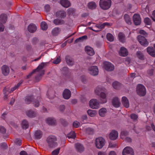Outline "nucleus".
I'll list each match as a JSON object with an SVG mask.
<instances>
[{
    "instance_id": "412c9836",
    "label": "nucleus",
    "mask_w": 155,
    "mask_h": 155,
    "mask_svg": "<svg viewBox=\"0 0 155 155\" xmlns=\"http://www.w3.org/2000/svg\"><path fill=\"white\" fill-rule=\"evenodd\" d=\"M26 114L28 117L33 118L36 117L37 115L36 112L31 110H28L26 112Z\"/></svg>"
},
{
    "instance_id": "0e129e2a",
    "label": "nucleus",
    "mask_w": 155,
    "mask_h": 155,
    "mask_svg": "<svg viewBox=\"0 0 155 155\" xmlns=\"http://www.w3.org/2000/svg\"><path fill=\"white\" fill-rule=\"evenodd\" d=\"M45 11L46 12H48L49 11L50 9V7L49 5H45Z\"/></svg>"
},
{
    "instance_id": "b1692460",
    "label": "nucleus",
    "mask_w": 155,
    "mask_h": 155,
    "mask_svg": "<svg viewBox=\"0 0 155 155\" xmlns=\"http://www.w3.org/2000/svg\"><path fill=\"white\" fill-rule=\"evenodd\" d=\"M147 51L151 56L155 57V51L152 47H149L147 48Z\"/></svg>"
},
{
    "instance_id": "4468645a",
    "label": "nucleus",
    "mask_w": 155,
    "mask_h": 155,
    "mask_svg": "<svg viewBox=\"0 0 155 155\" xmlns=\"http://www.w3.org/2000/svg\"><path fill=\"white\" fill-rule=\"evenodd\" d=\"M63 96L64 99H69L71 96V91L68 89H65L63 93Z\"/></svg>"
},
{
    "instance_id": "58836bf2",
    "label": "nucleus",
    "mask_w": 155,
    "mask_h": 155,
    "mask_svg": "<svg viewBox=\"0 0 155 155\" xmlns=\"http://www.w3.org/2000/svg\"><path fill=\"white\" fill-rule=\"evenodd\" d=\"M67 137L69 139H75L76 137V135L74 131H72L68 134Z\"/></svg>"
},
{
    "instance_id": "ddd939ff",
    "label": "nucleus",
    "mask_w": 155,
    "mask_h": 155,
    "mask_svg": "<svg viewBox=\"0 0 155 155\" xmlns=\"http://www.w3.org/2000/svg\"><path fill=\"white\" fill-rule=\"evenodd\" d=\"M133 21L135 25H140L141 19L140 15L137 14H134L133 16Z\"/></svg>"
},
{
    "instance_id": "f257e3e1",
    "label": "nucleus",
    "mask_w": 155,
    "mask_h": 155,
    "mask_svg": "<svg viewBox=\"0 0 155 155\" xmlns=\"http://www.w3.org/2000/svg\"><path fill=\"white\" fill-rule=\"evenodd\" d=\"M95 93L101 97L100 103L101 104L106 103L107 101L106 98L107 92V90L101 87H97L95 91Z\"/></svg>"
},
{
    "instance_id": "bf43d9fd",
    "label": "nucleus",
    "mask_w": 155,
    "mask_h": 155,
    "mask_svg": "<svg viewBox=\"0 0 155 155\" xmlns=\"http://www.w3.org/2000/svg\"><path fill=\"white\" fill-rule=\"evenodd\" d=\"M15 144L18 146H20L21 144V140L20 139H16L15 141Z\"/></svg>"
},
{
    "instance_id": "1a4fd4ad",
    "label": "nucleus",
    "mask_w": 155,
    "mask_h": 155,
    "mask_svg": "<svg viewBox=\"0 0 155 155\" xmlns=\"http://www.w3.org/2000/svg\"><path fill=\"white\" fill-rule=\"evenodd\" d=\"M137 38L138 41L141 45L147 47L148 45V42L144 37L139 35L137 37Z\"/></svg>"
},
{
    "instance_id": "6e6d98bb",
    "label": "nucleus",
    "mask_w": 155,
    "mask_h": 155,
    "mask_svg": "<svg viewBox=\"0 0 155 155\" xmlns=\"http://www.w3.org/2000/svg\"><path fill=\"white\" fill-rule=\"evenodd\" d=\"M73 125L74 127L75 128H78L80 126V124L78 122L75 121L74 122Z\"/></svg>"
},
{
    "instance_id": "49530a36",
    "label": "nucleus",
    "mask_w": 155,
    "mask_h": 155,
    "mask_svg": "<svg viewBox=\"0 0 155 155\" xmlns=\"http://www.w3.org/2000/svg\"><path fill=\"white\" fill-rule=\"evenodd\" d=\"M121 84L119 82L117 81H114L112 84V86L113 87L116 89H119L120 86Z\"/></svg>"
},
{
    "instance_id": "e433bc0d",
    "label": "nucleus",
    "mask_w": 155,
    "mask_h": 155,
    "mask_svg": "<svg viewBox=\"0 0 155 155\" xmlns=\"http://www.w3.org/2000/svg\"><path fill=\"white\" fill-rule=\"evenodd\" d=\"M124 18L125 21L128 24L130 25L131 24V19L128 15L125 14L124 15Z\"/></svg>"
},
{
    "instance_id": "79ce46f5",
    "label": "nucleus",
    "mask_w": 155,
    "mask_h": 155,
    "mask_svg": "<svg viewBox=\"0 0 155 155\" xmlns=\"http://www.w3.org/2000/svg\"><path fill=\"white\" fill-rule=\"evenodd\" d=\"M137 58L141 60L144 59V56L143 54L140 51H138L137 52Z\"/></svg>"
},
{
    "instance_id": "4d7b16f0",
    "label": "nucleus",
    "mask_w": 155,
    "mask_h": 155,
    "mask_svg": "<svg viewBox=\"0 0 155 155\" xmlns=\"http://www.w3.org/2000/svg\"><path fill=\"white\" fill-rule=\"evenodd\" d=\"M58 109L60 112H62L65 110V106L63 105H60L58 107Z\"/></svg>"
},
{
    "instance_id": "f704fd0d",
    "label": "nucleus",
    "mask_w": 155,
    "mask_h": 155,
    "mask_svg": "<svg viewBox=\"0 0 155 155\" xmlns=\"http://www.w3.org/2000/svg\"><path fill=\"white\" fill-rule=\"evenodd\" d=\"M53 23L56 25H59L64 24V22L62 20L57 18L54 20Z\"/></svg>"
},
{
    "instance_id": "37998d69",
    "label": "nucleus",
    "mask_w": 155,
    "mask_h": 155,
    "mask_svg": "<svg viewBox=\"0 0 155 155\" xmlns=\"http://www.w3.org/2000/svg\"><path fill=\"white\" fill-rule=\"evenodd\" d=\"M128 132L126 130H123L121 132L120 137L122 139H124L126 136L128 135Z\"/></svg>"
},
{
    "instance_id": "e2e57ef3",
    "label": "nucleus",
    "mask_w": 155,
    "mask_h": 155,
    "mask_svg": "<svg viewBox=\"0 0 155 155\" xmlns=\"http://www.w3.org/2000/svg\"><path fill=\"white\" fill-rule=\"evenodd\" d=\"M1 146L2 148L3 149H6L7 147V145L5 143H2L1 144Z\"/></svg>"
},
{
    "instance_id": "393cba45",
    "label": "nucleus",
    "mask_w": 155,
    "mask_h": 155,
    "mask_svg": "<svg viewBox=\"0 0 155 155\" xmlns=\"http://www.w3.org/2000/svg\"><path fill=\"white\" fill-rule=\"evenodd\" d=\"M119 54L121 56H126L127 55L128 52L127 49L125 48L122 47L120 48Z\"/></svg>"
},
{
    "instance_id": "72a5a7b5",
    "label": "nucleus",
    "mask_w": 155,
    "mask_h": 155,
    "mask_svg": "<svg viewBox=\"0 0 155 155\" xmlns=\"http://www.w3.org/2000/svg\"><path fill=\"white\" fill-rule=\"evenodd\" d=\"M46 122L49 124L54 125L55 124L56 121L54 118L50 117L47 118Z\"/></svg>"
},
{
    "instance_id": "f8f14e48",
    "label": "nucleus",
    "mask_w": 155,
    "mask_h": 155,
    "mask_svg": "<svg viewBox=\"0 0 155 155\" xmlns=\"http://www.w3.org/2000/svg\"><path fill=\"white\" fill-rule=\"evenodd\" d=\"M118 136V133L116 130H113L109 134V137L111 140H115L117 139Z\"/></svg>"
},
{
    "instance_id": "20e7f679",
    "label": "nucleus",
    "mask_w": 155,
    "mask_h": 155,
    "mask_svg": "<svg viewBox=\"0 0 155 155\" xmlns=\"http://www.w3.org/2000/svg\"><path fill=\"white\" fill-rule=\"evenodd\" d=\"M111 3V0H100L99 6L103 10H107L110 7Z\"/></svg>"
},
{
    "instance_id": "4c0bfd02",
    "label": "nucleus",
    "mask_w": 155,
    "mask_h": 155,
    "mask_svg": "<svg viewBox=\"0 0 155 155\" xmlns=\"http://www.w3.org/2000/svg\"><path fill=\"white\" fill-rule=\"evenodd\" d=\"M41 101V98L40 97H38L37 100L35 99L33 102V104L34 106L36 107H38L39 105L40 101Z\"/></svg>"
},
{
    "instance_id": "bb28decb",
    "label": "nucleus",
    "mask_w": 155,
    "mask_h": 155,
    "mask_svg": "<svg viewBox=\"0 0 155 155\" xmlns=\"http://www.w3.org/2000/svg\"><path fill=\"white\" fill-rule=\"evenodd\" d=\"M107 113V110L105 108H102L99 111V115L101 117H104L106 115Z\"/></svg>"
},
{
    "instance_id": "f3484780",
    "label": "nucleus",
    "mask_w": 155,
    "mask_h": 155,
    "mask_svg": "<svg viewBox=\"0 0 155 155\" xmlns=\"http://www.w3.org/2000/svg\"><path fill=\"white\" fill-rule=\"evenodd\" d=\"M76 150L80 153L83 152L84 150V147L82 145L78 143H75L74 145Z\"/></svg>"
},
{
    "instance_id": "052dcab7",
    "label": "nucleus",
    "mask_w": 155,
    "mask_h": 155,
    "mask_svg": "<svg viewBox=\"0 0 155 155\" xmlns=\"http://www.w3.org/2000/svg\"><path fill=\"white\" fill-rule=\"evenodd\" d=\"M139 33L141 35H144L145 37L147 36V33L143 30H139Z\"/></svg>"
},
{
    "instance_id": "cd10ccee",
    "label": "nucleus",
    "mask_w": 155,
    "mask_h": 155,
    "mask_svg": "<svg viewBox=\"0 0 155 155\" xmlns=\"http://www.w3.org/2000/svg\"><path fill=\"white\" fill-rule=\"evenodd\" d=\"M61 30L58 27H55L53 28L51 31V34L53 35L56 36L58 35L60 32Z\"/></svg>"
},
{
    "instance_id": "f03ea898",
    "label": "nucleus",
    "mask_w": 155,
    "mask_h": 155,
    "mask_svg": "<svg viewBox=\"0 0 155 155\" xmlns=\"http://www.w3.org/2000/svg\"><path fill=\"white\" fill-rule=\"evenodd\" d=\"M46 63L42 62L41 63L38 65L36 69L33 70V71L27 76V78H28L29 77H30L31 75L32 74L34 73L36 71H37L38 72V73L37 74L38 75L35 77V78L36 79H39V77L44 74L45 71L43 69L46 67Z\"/></svg>"
},
{
    "instance_id": "dca6fc26",
    "label": "nucleus",
    "mask_w": 155,
    "mask_h": 155,
    "mask_svg": "<svg viewBox=\"0 0 155 155\" xmlns=\"http://www.w3.org/2000/svg\"><path fill=\"white\" fill-rule=\"evenodd\" d=\"M36 26L34 24H30L28 27V30L30 33H34L37 30Z\"/></svg>"
},
{
    "instance_id": "338daca9",
    "label": "nucleus",
    "mask_w": 155,
    "mask_h": 155,
    "mask_svg": "<svg viewBox=\"0 0 155 155\" xmlns=\"http://www.w3.org/2000/svg\"><path fill=\"white\" fill-rule=\"evenodd\" d=\"M117 146V144L115 143H110L109 144V147L114 148Z\"/></svg>"
},
{
    "instance_id": "774afa93",
    "label": "nucleus",
    "mask_w": 155,
    "mask_h": 155,
    "mask_svg": "<svg viewBox=\"0 0 155 155\" xmlns=\"http://www.w3.org/2000/svg\"><path fill=\"white\" fill-rule=\"evenodd\" d=\"M123 140H125L126 141L128 142H131L132 140L131 138L128 137H126Z\"/></svg>"
},
{
    "instance_id": "423d86ee",
    "label": "nucleus",
    "mask_w": 155,
    "mask_h": 155,
    "mask_svg": "<svg viewBox=\"0 0 155 155\" xmlns=\"http://www.w3.org/2000/svg\"><path fill=\"white\" fill-rule=\"evenodd\" d=\"M137 94L140 96H144L146 94V90L145 87L141 84H138L137 87Z\"/></svg>"
},
{
    "instance_id": "c85d7f7f",
    "label": "nucleus",
    "mask_w": 155,
    "mask_h": 155,
    "mask_svg": "<svg viewBox=\"0 0 155 155\" xmlns=\"http://www.w3.org/2000/svg\"><path fill=\"white\" fill-rule=\"evenodd\" d=\"M43 135L42 132L40 130L35 131L34 133V136L36 139H39L41 138Z\"/></svg>"
},
{
    "instance_id": "7c9ffc66",
    "label": "nucleus",
    "mask_w": 155,
    "mask_h": 155,
    "mask_svg": "<svg viewBox=\"0 0 155 155\" xmlns=\"http://www.w3.org/2000/svg\"><path fill=\"white\" fill-rule=\"evenodd\" d=\"M87 6L89 8L91 9H94L96 8L97 5L94 2H91L88 3Z\"/></svg>"
},
{
    "instance_id": "5fc2aeb1",
    "label": "nucleus",
    "mask_w": 155,
    "mask_h": 155,
    "mask_svg": "<svg viewBox=\"0 0 155 155\" xmlns=\"http://www.w3.org/2000/svg\"><path fill=\"white\" fill-rule=\"evenodd\" d=\"M9 88L8 87H5L3 90L4 94H9L11 93V91H9Z\"/></svg>"
},
{
    "instance_id": "3c124183",
    "label": "nucleus",
    "mask_w": 155,
    "mask_h": 155,
    "mask_svg": "<svg viewBox=\"0 0 155 155\" xmlns=\"http://www.w3.org/2000/svg\"><path fill=\"white\" fill-rule=\"evenodd\" d=\"M130 118L134 121H136L137 120L138 116L134 114H132L130 115Z\"/></svg>"
},
{
    "instance_id": "0eeeda50",
    "label": "nucleus",
    "mask_w": 155,
    "mask_h": 155,
    "mask_svg": "<svg viewBox=\"0 0 155 155\" xmlns=\"http://www.w3.org/2000/svg\"><path fill=\"white\" fill-rule=\"evenodd\" d=\"M91 108L93 109H97L99 107V104L97 99H93L91 100L89 103Z\"/></svg>"
},
{
    "instance_id": "aec40b11",
    "label": "nucleus",
    "mask_w": 155,
    "mask_h": 155,
    "mask_svg": "<svg viewBox=\"0 0 155 155\" xmlns=\"http://www.w3.org/2000/svg\"><path fill=\"white\" fill-rule=\"evenodd\" d=\"M122 102L124 106L126 108L129 107L130 104L128 100L125 97H123L122 98Z\"/></svg>"
},
{
    "instance_id": "9d476101",
    "label": "nucleus",
    "mask_w": 155,
    "mask_h": 155,
    "mask_svg": "<svg viewBox=\"0 0 155 155\" xmlns=\"http://www.w3.org/2000/svg\"><path fill=\"white\" fill-rule=\"evenodd\" d=\"M104 69L107 71H111L114 69V66L110 62L105 61L104 63Z\"/></svg>"
},
{
    "instance_id": "69168bd1",
    "label": "nucleus",
    "mask_w": 155,
    "mask_h": 155,
    "mask_svg": "<svg viewBox=\"0 0 155 155\" xmlns=\"http://www.w3.org/2000/svg\"><path fill=\"white\" fill-rule=\"evenodd\" d=\"M147 73L149 76H152L153 75V70L152 69L149 70L147 71Z\"/></svg>"
},
{
    "instance_id": "c9c22d12",
    "label": "nucleus",
    "mask_w": 155,
    "mask_h": 155,
    "mask_svg": "<svg viewBox=\"0 0 155 155\" xmlns=\"http://www.w3.org/2000/svg\"><path fill=\"white\" fill-rule=\"evenodd\" d=\"M119 40L122 43H124L125 41V38L124 34L122 32H120L118 35Z\"/></svg>"
},
{
    "instance_id": "c756f323",
    "label": "nucleus",
    "mask_w": 155,
    "mask_h": 155,
    "mask_svg": "<svg viewBox=\"0 0 155 155\" xmlns=\"http://www.w3.org/2000/svg\"><path fill=\"white\" fill-rule=\"evenodd\" d=\"M7 16L5 14H2L0 16V23H5L7 21Z\"/></svg>"
},
{
    "instance_id": "7ed1b4c3",
    "label": "nucleus",
    "mask_w": 155,
    "mask_h": 155,
    "mask_svg": "<svg viewBox=\"0 0 155 155\" xmlns=\"http://www.w3.org/2000/svg\"><path fill=\"white\" fill-rule=\"evenodd\" d=\"M57 138L55 136L51 135L48 136L47 139V142L48 147L51 148H54L57 146L56 142Z\"/></svg>"
},
{
    "instance_id": "a19ab883",
    "label": "nucleus",
    "mask_w": 155,
    "mask_h": 155,
    "mask_svg": "<svg viewBox=\"0 0 155 155\" xmlns=\"http://www.w3.org/2000/svg\"><path fill=\"white\" fill-rule=\"evenodd\" d=\"M41 27L43 30H46L48 28V26L46 22L42 21L41 23Z\"/></svg>"
},
{
    "instance_id": "680f3d73",
    "label": "nucleus",
    "mask_w": 155,
    "mask_h": 155,
    "mask_svg": "<svg viewBox=\"0 0 155 155\" xmlns=\"http://www.w3.org/2000/svg\"><path fill=\"white\" fill-rule=\"evenodd\" d=\"M61 61V59L59 57H58L57 58L53 61V63L54 64H58Z\"/></svg>"
},
{
    "instance_id": "2eb2a0df",
    "label": "nucleus",
    "mask_w": 155,
    "mask_h": 155,
    "mask_svg": "<svg viewBox=\"0 0 155 155\" xmlns=\"http://www.w3.org/2000/svg\"><path fill=\"white\" fill-rule=\"evenodd\" d=\"M85 51L87 54L90 56L93 55L95 54L93 49L90 46H86L85 47Z\"/></svg>"
},
{
    "instance_id": "2f4dec72",
    "label": "nucleus",
    "mask_w": 155,
    "mask_h": 155,
    "mask_svg": "<svg viewBox=\"0 0 155 155\" xmlns=\"http://www.w3.org/2000/svg\"><path fill=\"white\" fill-rule=\"evenodd\" d=\"M33 99V97L32 96H26L25 99V102L26 104H29L31 102H33L32 101Z\"/></svg>"
},
{
    "instance_id": "6ab92c4d",
    "label": "nucleus",
    "mask_w": 155,
    "mask_h": 155,
    "mask_svg": "<svg viewBox=\"0 0 155 155\" xmlns=\"http://www.w3.org/2000/svg\"><path fill=\"white\" fill-rule=\"evenodd\" d=\"M2 70L3 74L5 75H8L9 73V68L6 65H4L2 67Z\"/></svg>"
},
{
    "instance_id": "09e8293b",
    "label": "nucleus",
    "mask_w": 155,
    "mask_h": 155,
    "mask_svg": "<svg viewBox=\"0 0 155 155\" xmlns=\"http://www.w3.org/2000/svg\"><path fill=\"white\" fill-rule=\"evenodd\" d=\"M107 38L108 41H112L114 40V37L113 35L110 33H108L107 35Z\"/></svg>"
},
{
    "instance_id": "8fccbe9b",
    "label": "nucleus",
    "mask_w": 155,
    "mask_h": 155,
    "mask_svg": "<svg viewBox=\"0 0 155 155\" xmlns=\"http://www.w3.org/2000/svg\"><path fill=\"white\" fill-rule=\"evenodd\" d=\"M22 81H21L19 82L17 85L16 86H14L13 88L11 89L10 90L11 93L12 92L15 90H16L17 88H18L22 83Z\"/></svg>"
},
{
    "instance_id": "473e14b6",
    "label": "nucleus",
    "mask_w": 155,
    "mask_h": 155,
    "mask_svg": "<svg viewBox=\"0 0 155 155\" xmlns=\"http://www.w3.org/2000/svg\"><path fill=\"white\" fill-rule=\"evenodd\" d=\"M87 113L89 116L93 117L96 115L97 114V112L95 110L89 109L87 110Z\"/></svg>"
},
{
    "instance_id": "5701e85b",
    "label": "nucleus",
    "mask_w": 155,
    "mask_h": 155,
    "mask_svg": "<svg viewBox=\"0 0 155 155\" xmlns=\"http://www.w3.org/2000/svg\"><path fill=\"white\" fill-rule=\"evenodd\" d=\"M56 16L58 18H64L66 15V12L63 11H58L56 13Z\"/></svg>"
},
{
    "instance_id": "4be33fe9",
    "label": "nucleus",
    "mask_w": 155,
    "mask_h": 155,
    "mask_svg": "<svg viewBox=\"0 0 155 155\" xmlns=\"http://www.w3.org/2000/svg\"><path fill=\"white\" fill-rule=\"evenodd\" d=\"M66 62L68 64L72 66L74 64V61L72 58L68 56H66L65 58Z\"/></svg>"
},
{
    "instance_id": "c03bdc74",
    "label": "nucleus",
    "mask_w": 155,
    "mask_h": 155,
    "mask_svg": "<svg viewBox=\"0 0 155 155\" xmlns=\"http://www.w3.org/2000/svg\"><path fill=\"white\" fill-rule=\"evenodd\" d=\"M87 38V36L86 35L83 36L77 39L74 41V43H76L79 41H82L86 39Z\"/></svg>"
},
{
    "instance_id": "6e6552de",
    "label": "nucleus",
    "mask_w": 155,
    "mask_h": 155,
    "mask_svg": "<svg viewBox=\"0 0 155 155\" xmlns=\"http://www.w3.org/2000/svg\"><path fill=\"white\" fill-rule=\"evenodd\" d=\"M89 73L91 75L94 76L98 75L99 72L97 66H92L88 69Z\"/></svg>"
},
{
    "instance_id": "13d9d810",
    "label": "nucleus",
    "mask_w": 155,
    "mask_h": 155,
    "mask_svg": "<svg viewBox=\"0 0 155 155\" xmlns=\"http://www.w3.org/2000/svg\"><path fill=\"white\" fill-rule=\"evenodd\" d=\"M6 129L2 126H0V133L2 134H4L6 132Z\"/></svg>"
},
{
    "instance_id": "a18cd8bd",
    "label": "nucleus",
    "mask_w": 155,
    "mask_h": 155,
    "mask_svg": "<svg viewBox=\"0 0 155 155\" xmlns=\"http://www.w3.org/2000/svg\"><path fill=\"white\" fill-rule=\"evenodd\" d=\"M109 24L107 22H105L104 23L100 24L99 25H96V27L98 28L99 29H100V30H101V29L104 28L105 26L108 25H109Z\"/></svg>"
},
{
    "instance_id": "ea45409f",
    "label": "nucleus",
    "mask_w": 155,
    "mask_h": 155,
    "mask_svg": "<svg viewBox=\"0 0 155 155\" xmlns=\"http://www.w3.org/2000/svg\"><path fill=\"white\" fill-rule=\"evenodd\" d=\"M22 127L23 129H26L28 127V123L27 121L24 120L22 121L21 124Z\"/></svg>"
},
{
    "instance_id": "a211bd4d",
    "label": "nucleus",
    "mask_w": 155,
    "mask_h": 155,
    "mask_svg": "<svg viewBox=\"0 0 155 155\" xmlns=\"http://www.w3.org/2000/svg\"><path fill=\"white\" fill-rule=\"evenodd\" d=\"M112 103L113 106L116 107H119L120 104V100L117 97L113 98L112 101Z\"/></svg>"
},
{
    "instance_id": "603ef678",
    "label": "nucleus",
    "mask_w": 155,
    "mask_h": 155,
    "mask_svg": "<svg viewBox=\"0 0 155 155\" xmlns=\"http://www.w3.org/2000/svg\"><path fill=\"white\" fill-rule=\"evenodd\" d=\"M144 21L146 25H150L151 24V20L149 18L147 17L145 18Z\"/></svg>"
},
{
    "instance_id": "a878e982",
    "label": "nucleus",
    "mask_w": 155,
    "mask_h": 155,
    "mask_svg": "<svg viewBox=\"0 0 155 155\" xmlns=\"http://www.w3.org/2000/svg\"><path fill=\"white\" fill-rule=\"evenodd\" d=\"M60 3L65 8H68L70 6V3L68 0H60Z\"/></svg>"
},
{
    "instance_id": "9b49d317",
    "label": "nucleus",
    "mask_w": 155,
    "mask_h": 155,
    "mask_svg": "<svg viewBox=\"0 0 155 155\" xmlns=\"http://www.w3.org/2000/svg\"><path fill=\"white\" fill-rule=\"evenodd\" d=\"M122 153L123 155H134L132 149L129 147H127L124 149Z\"/></svg>"
},
{
    "instance_id": "de8ad7c7",
    "label": "nucleus",
    "mask_w": 155,
    "mask_h": 155,
    "mask_svg": "<svg viewBox=\"0 0 155 155\" xmlns=\"http://www.w3.org/2000/svg\"><path fill=\"white\" fill-rule=\"evenodd\" d=\"M85 131L87 134H92L94 132V129L90 127L87 128L85 130Z\"/></svg>"
},
{
    "instance_id": "864d4df0",
    "label": "nucleus",
    "mask_w": 155,
    "mask_h": 155,
    "mask_svg": "<svg viewBox=\"0 0 155 155\" xmlns=\"http://www.w3.org/2000/svg\"><path fill=\"white\" fill-rule=\"evenodd\" d=\"M60 148H58L53 151L52 153V155H58L59 152Z\"/></svg>"
},
{
    "instance_id": "39448f33",
    "label": "nucleus",
    "mask_w": 155,
    "mask_h": 155,
    "mask_svg": "<svg viewBox=\"0 0 155 155\" xmlns=\"http://www.w3.org/2000/svg\"><path fill=\"white\" fill-rule=\"evenodd\" d=\"M95 144L96 147L98 149H101L104 145L106 141L105 140L101 137L97 138L95 140Z\"/></svg>"
}]
</instances>
